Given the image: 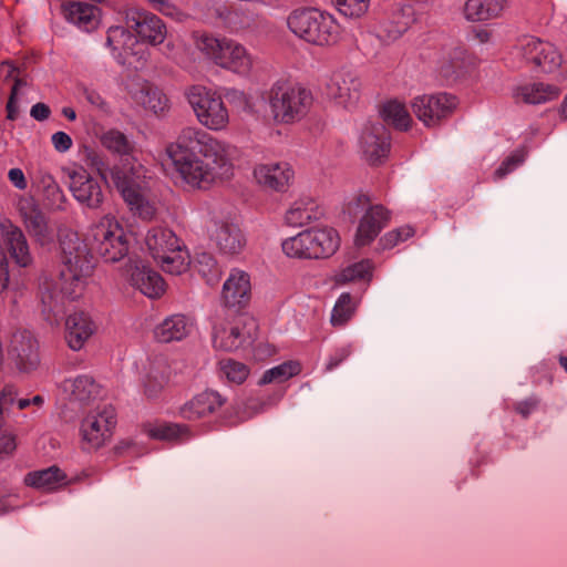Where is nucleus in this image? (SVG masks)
I'll return each instance as SVG.
<instances>
[{
    "mask_svg": "<svg viewBox=\"0 0 567 567\" xmlns=\"http://www.w3.org/2000/svg\"><path fill=\"white\" fill-rule=\"evenodd\" d=\"M166 153L178 176L192 187L205 188L228 177L236 148L198 127H185Z\"/></svg>",
    "mask_w": 567,
    "mask_h": 567,
    "instance_id": "f257e3e1",
    "label": "nucleus"
},
{
    "mask_svg": "<svg viewBox=\"0 0 567 567\" xmlns=\"http://www.w3.org/2000/svg\"><path fill=\"white\" fill-rule=\"evenodd\" d=\"M110 176L131 210L144 219L154 216L155 206L148 197V181L143 165L126 158L110 169Z\"/></svg>",
    "mask_w": 567,
    "mask_h": 567,
    "instance_id": "f03ea898",
    "label": "nucleus"
},
{
    "mask_svg": "<svg viewBox=\"0 0 567 567\" xmlns=\"http://www.w3.org/2000/svg\"><path fill=\"white\" fill-rule=\"evenodd\" d=\"M309 90L288 82H276L268 92V103L277 123L291 124L303 118L312 105Z\"/></svg>",
    "mask_w": 567,
    "mask_h": 567,
    "instance_id": "7ed1b4c3",
    "label": "nucleus"
},
{
    "mask_svg": "<svg viewBox=\"0 0 567 567\" xmlns=\"http://www.w3.org/2000/svg\"><path fill=\"white\" fill-rule=\"evenodd\" d=\"M289 29L300 39L316 45L337 42L339 25L334 18L318 9L296 10L288 17Z\"/></svg>",
    "mask_w": 567,
    "mask_h": 567,
    "instance_id": "20e7f679",
    "label": "nucleus"
},
{
    "mask_svg": "<svg viewBox=\"0 0 567 567\" xmlns=\"http://www.w3.org/2000/svg\"><path fill=\"white\" fill-rule=\"evenodd\" d=\"M145 244L163 271L181 275L188 269L189 254L171 229L165 227L150 229Z\"/></svg>",
    "mask_w": 567,
    "mask_h": 567,
    "instance_id": "39448f33",
    "label": "nucleus"
},
{
    "mask_svg": "<svg viewBox=\"0 0 567 567\" xmlns=\"http://www.w3.org/2000/svg\"><path fill=\"white\" fill-rule=\"evenodd\" d=\"M86 240L92 254H96L106 262L118 261L128 252L127 234L111 215H105L91 226Z\"/></svg>",
    "mask_w": 567,
    "mask_h": 567,
    "instance_id": "423d86ee",
    "label": "nucleus"
},
{
    "mask_svg": "<svg viewBox=\"0 0 567 567\" xmlns=\"http://www.w3.org/2000/svg\"><path fill=\"white\" fill-rule=\"evenodd\" d=\"M60 249L63 265L61 277L80 287L94 267L89 241L85 243L78 233L68 230L60 236Z\"/></svg>",
    "mask_w": 567,
    "mask_h": 567,
    "instance_id": "0eeeda50",
    "label": "nucleus"
},
{
    "mask_svg": "<svg viewBox=\"0 0 567 567\" xmlns=\"http://www.w3.org/2000/svg\"><path fill=\"white\" fill-rule=\"evenodd\" d=\"M197 49L216 64L238 74H247L252 60L247 50L239 43L227 39H218L210 34H202L196 39Z\"/></svg>",
    "mask_w": 567,
    "mask_h": 567,
    "instance_id": "6e6552de",
    "label": "nucleus"
},
{
    "mask_svg": "<svg viewBox=\"0 0 567 567\" xmlns=\"http://www.w3.org/2000/svg\"><path fill=\"white\" fill-rule=\"evenodd\" d=\"M344 212L351 217L364 212L359 220L354 238L358 247L371 244L390 219V213L382 205H370V198L362 194L350 200L346 205Z\"/></svg>",
    "mask_w": 567,
    "mask_h": 567,
    "instance_id": "1a4fd4ad",
    "label": "nucleus"
},
{
    "mask_svg": "<svg viewBox=\"0 0 567 567\" xmlns=\"http://www.w3.org/2000/svg\"><path fill=\"white\" fill-rule=\"evenodd\" d=\"M186 97L199 123L213 131L225 128L229 122L228 111L221 97L202 85H193Z\"/></svg>",
    "mask_w": 567,
    "mask_h": 567,
    "instance_id": "9d476101",
    "label": "nucleus"
},
{
    "mask_svg": "<svg viewBox=\"0 0 567 567\" xmlns=\"http://www.w3.org/2000/svg\"><path fill=\"white\" fill-rule=\"evenodd\" d=\"M116 424L115 410L111 404L99 403L83 417L81 434L85 450L102 447L112 436Z\"/></svg>",
    "mask_w": 567,
    "mask_h": 567,
    "instance_id": "9b49d317",
    "label": "nucleus"
},
{
    "mask_svg": "<svg viewBox=\"0 0 567 567\" xmlns=\"http://www.w3.org/2000/svg\"><path fill=\"white\" fill-rule=\"evenodd\" d=\"M84 284L76 287L72 280H64L60 276V282L44 280L41 285L42 316L50 326H56L64 318L65 297L75 299L80 296Z\"/></svg>",
    "mask_w": 567,
    "mask_h": 567,
    "instance_id": "f8f14e48",
    "label": "nucleus"
},
{
    "mask_svg": "<svg viewBox=\"0 0 567 567\" xmlns=\"http://www.w3.org/2000/svg\"><path fill=\"white\" fill-rule=\"evenodd\" d=\"M513 54L527 65H534L545 73L556 71L561 64V54L555 45L532 35L519 39Z\"/></svg>",
    "mask_w": 567,
    "mask_h": 567,
    "instance_id": "ddd939ff",
    "label": "nucleus"
},
{
    "mask_svg": "<svg viewBox=\"0 0 567 567\" xmlns=\"http://www.w3.org/2000/svg\"><path fill=\"white\" fill-rule=\"evenodd\" d=\"M456 103V97L447 93L424 94L412 100L411 109L426 127H435L453 113Z\"/></svg>",
    "mask_w": 567,
    "mask_h": 567,
    "instance_id": "4468645a",
    "label": "nucleus"
},
{
    "mask_svg": "<svg viewBox=\"0 0 567 567\" xmlns=\"http://www.w3.org/2000/svg\"><path fill=\"white\" fill-rule=\"evenodd\" d=\"M68 177L70 179L69 189L80 205L89 209H99L102 206L105 193L99 178L92 176L83 167L70 169Z\"/></svg>",
    "mask_w": 567,
    "mask_h": 567,
    "instance_id": "2eb2a0df",
    "label": "nucleus"
},
{
    "mask_svg": "<svg viewBox=\"0 0 567 567\" xmlns=\"http://www.w3.org/2000/svg\"><path fill=\"white\" fill-rule=\"evenodd\" d=\"M207 231L219 251L225 255H237L246 245L244 233L229 219L212 218L207 225Z\"/></svg>",
    "mask_w": 567,
    "mask_h": 567,
    "instance_id": "dca6fc26",
    "label": "nucleus"
},
{
    "mask_svg": "<svg viewBox=\"0 0 567 567\" xmlns=\"http://www.w3.org/2000/svg\"><path fill=\"white\" fill-rule=\"evenodd\" d=\"M126 27L135 31L136 35L146 43L158 45L166 38V27L154 13L132 9L126 14Z\"/></svg>",
    "mask_w": 567,
    "mask_h": 567,
    "instance_id": "f3484780",
    "label": "nucleus"
},
{
    "mask_svg": "<svg viewBox=\"0 0 567 567\" xmlns=\"http://www.w3.org/2000/svg\"><path fill=\"white\" fill-rule=\"evenodd\" d=\"M9 354L20 372L30 373L40 364L38 341L28 330H18L12 334Z\"/></svg>",
    "mask_w": 567,
    "mask_h": 567,
    "instance_id": "a211bd4d",
    "label": "nucleus"
},
{
    "mask_svg": "<svg viewBox=\"0 0 567 567\" xmlns=\"http://www.w3.org/2000/svg\"><path fill=\"white\" fill-rule=\"evenodd\" d=\"M361 81L353 70L341 69L332 74L327 84V94L339 105L350 107L360 97Z\"/></svg>",
    "mask_w": 567,
    "mask_h": 567,
    "instance_id": "6ab92c4d",
    "label": "nucleus"
},
{
    "mask_svg": "<svg viewBox=\"0 0 567 567\" xmlns=\"http://www.w3.org/2000/svg\"><path fill=\"white\" fill-rule=\"evenodd\" d=\"M360 148L371 164L379 163L390 151V135L381 121L368 122L361 132Z\"/></svg>",
    "mask_w": 567,
    "mask_h": 567,
    "instance_id": "aec40b11",
    "label": "nucleus"
},
{
    "mask_svg": "<svg viewBox=\"0 0 567 567\" xmlns=\"http://www.w3.org/2000/svg\"><path fill=\"white\" fill-rule=\"evenodd\" d=\"M3 238L4 254L20 268L31 266L33 257L27 237L22 229L13 225L10 220L0 224Z\"/></svg>",
    "mask_w": 567,
    "mask_h": 567,
    "instance_id": "412c9836",
    "label": "nucleus"
},
{
    "mask_svg": "<svg viewBox=\"0 0 567 567\" xmlns=\"http://www.w3.org/2000/svg\"><path fill=\"white\" fill-rule=\"evenodd\" d=\"M97 326L85 311H75L65 319V340L73 351L81 350L95 333Z\"/></svg>",
    "mask_w": 567,
    "mask_h": 567,
    "instance_id": "4be33fe9",
    "label": "nucleus"
},
{
    "mask_svg": "<svg viewBox=\"0 0 567 567\" xmlns=\"http://www.w3.org/2000/svg\"><path fill=\"white\" fill-rule=\"evenodd\" d=\"M128 28L111 27L107 32L106 44L112 49L113 56L121 64H131L130 56L140 54V43Z\"/></svg>",
    "mask_w": 567,
    "mask_h": 567,
    "instance_id": "5701e85b",
    "label": "nucleus"
},
{
    "mask_svg": "<svg viewBox=\"0 0 567 567\" xmlns=\"http://www.w3.org/2000/svg\"><path fill=\"white\" fill-rule=\"evenodd\" d=\"M226 402L216 391H204L190 401L186 402L179 410L183 419L195 421L215 414Z\"/></svg>",
    "mask_w": 567,
    "mask_h": 567,
    "instance_id": "b1692460",
    "label": "nucleus"
},
{
    "mask_svg": "<svg viewBox=\"0 0 567 567\" xmlns=\"http://www.w3.org/2000/svg\"><path fill=\"white\" fill-rule=\"evenodd\" d=\"M130 282L148 298H158L165 291V282L161 275L141 261L131 265Z\"/></svg>",
    "mask_w": 567,
    "mask_h": 567,
    "instance_id": "393cba45",
    "label": "nucleus"
},
{
    "mask_svg": "<svg viewBox=\"0 0 567 567\" xmlns=\"http://www.w3.org/2000/svg\"><path fill=\"white\" fill-rule=\"evenodd\" d=\"M19 212L30 236L40 245H45L51 240L47 217L33 199L22 202Z\"/></svg>",
    "mask_w": 567,
    "mask_h": 567,
    "instance_id": "a878e982",
    "label": "nucleus"
},
{
    "mask_svg": "<svg viewBox=\"0 0 567 567\" xmlns=\"http://www.w3.org/2000/svg\"><path fill=\"white\" fill-rule=\"evenodd\" d=\"M254 176L264 187L284 192L293 176L288 163L259 164L254 169Z\"/></svg>",
    "mask_w": 567,
    "mask_h": 567,
    "instance_id": "bb28decb",
    "label": "nucleus"
},
{
    "mask_svg": "<svg viewBox=\"0 0 567 567\" xmlns=\"http://www.w3.org/2000/svg\"><path fill=\"white\" fill-rule=\"evenodd\" d=\"M249 275L239 269H233L223 286V299L227 307H243L250 298Z\"/></svg>",
    "mask_w": 567,
    "mask_h": 567,
    "instance_id": "cd10ccee",
    "label": "nucleus"
},
{
    "mask_svg": "<svg viewBox=\"0 0 567 567\" xmlns=\"http://www.w3.org/2000/svg\"><path fill=\"white\" fill-rule=\"evenodd\" d=\"M309 258H324L331 256L339 247V236L333 228H317L306 230Z\"/></svg>",
    "mask_w": 567,
    "mask_h": 567,
    "instance_id": "c85d7f7f",
    "label": "nucleus"
},
{
    "mask_svg": "<svg viewBox=\"0 0 567 567\" xmlns=\"http://www.w3.org/2000/svg\"><path fill=\"white\" fill-rule=\"evenodd\" d=\"M240 322L235 324H216L213 328L212 342L217 350L234 351L244 346L251 338L250 330L244 331L239 327Z\"/></svg>",
    "mask_w": 567,
    "mask_h": 567,
    "instance_id": "c756f323",
    "label": "nucleus"
},
{
    "mask_svg": "<svg viewBox=\"0 0 567 567\" xmlns=\"http://www.w3.org/2000/svg\"><path fill=\"white\" fill-rule=\"evenodd\" d=\"M38 188L41 200L48 210L64 212L68 198L55 178L48 172H40L38 176Z\"/></svg>",
    "mask_w": 567,
    "mask_h": 567,
    "instance_id": "7c9ffc66",
    "label": "nucleus"
},
{
    "mask_svg": "<svg viewBox=\"0 0 567 567\" xmlns=\"http://www.w3.org/2000/svg\"><path fill=\"white\" fill-rule=\"evenodd\" d=\"M65 19L84 31H91L99 24V9L90 3L69 1L63 3Z\"/></svg>",
    "mask_w": 567,
    "mask_h": 567,
    "instance_id": "2f4dec72",
    "label": "nucleus"
},
{
    "mask_svg": "<svg viewBox=\"0 0 567 567\" xmlns=\"http://www.w3.org/2000/svg\"><path fill=\"white\" fill-rule=\"evenodd\" d=\"M132 96L136 103L156 115L165 113L169 107L166 95L147 81L137 83L134 91H132Z\"/></svg>",
    "mask_w": 567,
    "mask_h": 567,
    "instance_id": "473e14b6",
    "label": "nucleus"
},
{
    "mask_svg": "<svg viewBox=\"0 0 567 567\" xmlns=\"http://www.w3.org/2000/svg\"><path fill=\"white\" fill-rule=\"evenodd\" d=\"M192 319L184 315H174L166 318L155 328V337L161 342L179 341L186 338L193 330Z\"/></svg>",
    "mask_w": 567,
    "mask_h": 567,
    "instance_id": "72a5a7b5",
    "label": "nucleus"
},
{
    "mask_svg": "<svg viewBox=\"0 0 567 567\" xmlns=\"http://www.w3.org/2000/svg\"><path fill=\"white\" fill-rule=\"evenodd\" d=\"M62 389L64 392L70 393L73 400L80 403L94 401L101 394L100 385L92 377L85 374L64 380Z\"/></svg>",
    "mask_w": 567,
    "mask_h": 567,
    "instance_id": "f704fd0d",
    "label": "nucleus"
},
{
    "mask_svg": "<svg viewBox=\"0 0 567 567\" xmlns=\"http://www.w3.org/2000/svg\"><path fill=\"white\" fill-rule=\"evenodd\" d=\"M560 94L558 86L535 82L517 87L514 96L516 101H523L528 104H542L557 99Z\"/></svg>",
    "mask_w": 567,
    "mask_h": 567,
    "instance_id": "c9c22d12",
    "label": "nucleus"
},
{
    "mask_svg": "<svg viewBox=\"0 0 567 567\" xmlns=\"http://www.w3.org/2000/svg\"><path fill=\"white\" fill-rule=\"evenodd\" d=\"M321 216V212L315 200L302 196L295 200L286 213V221L293 227H301Z\"/></svg>",
    "mask_w": 567,
    "mask_h": 567,
    "instance_id": "e433bc0d",
    "label": "nucleus"
},
{
    "mask_svg": "<svg viewBox=\"0 0 567 567\" xmlns=\"http://www.w3.org/2000/svg\"><path fill=\"white\" fill-rule=\"evenodd\" d=\"M507 6V0H467L464 7L466 19L486 21L498 18Z\"/></svg>",
    "mask_w": 567,
    "mask_h": 567,
    "instance_id": "4c0bfd02",
    "label": "nucleus"
},
{
    "mask_svg": "<svg viewBox=\"0 0 567 567\" xmlns=\"http://www.w3.org/2000/svg\"><path fill=\"white\" fill-rule=\"evenodd\" d=\"M65 474L58 466L30 472L24 476V483L44 492H52L65 484Z\"/></svg>",
    "mask_w": 567,
    "mask_h": 567,
    "instance_id": "58836bf2",
    "label": "nucleus"
},
{
    "mask_svg": "<svg viewBox=\"0 0 567 567\" xmlns=\"http://www.w3.org/2000/svg\"><path fill=\"white\" fill-rule=\"evenodd\" d=\"M144 374L142 382L144 385V392L148 398H154L163 389L166 382L165 367L162 359L146 360L143 363Z\"/></svg>",
    "mask_w": 567,
    "mask_h": 567,
    "instance_id": "ea45409f",
    "label": "nucleus"
},
{
    "mask_svg": "<svg viewBox=\"0 0 567 567\" xmlns=\"http://www.w3.org/2000/svg\"><path fill=\"white\" fill-rule=\"evenodd\" d=\"M383 121L396 130L406 131L412 124V117L404 104L393 100L386 102L381 110Z\"/></svg>",
    "mask_w": 567,
    "mask_h": 567,
    "instance_id": "a19ab883",
    "label": "nucleus"
},
{
    "mask_svg": "<svg viewBox=\"0 0 567 567\" xmlns=\"http://www.w3.org/2000/svg\"><path fill=\"white\" fill-rule=\"evenodd\" d=\"M194 267L209 286L216 285L220 279V269L215 257L207 251L196 252Z\"/></svg>",
    "mask_w": 567,
    "mask_h": 567,
    "instance_id": "79ce46f5",
    "label": "nucleus"
},
{
    "mask_svg": "<svg viewBox=\"0 0 567 567\" xmlns=\"http://www.w3.org/2000/svg\"><path fill=\"white\" fill-rule=\"evenodd\" d=\"M373 265L371 260L363 259L343 268L337 276L338 284H347L355 280L370 279L372 276Z\"/></svg>",
    "mask_w": 567,
    "mask_h": 567,
    "instance_id": "37998d69",
    "label": "nucleus"
},
{
    "mask_svg": "<svg viewBox=\"0 0 567 567\" xmlns=\"http://www.w3.org/2000/svg\"><path fill=\"white\" fill-rule=\"evenodd\" d=\"M100 142L106 150L120 155H128L133 150L132 143L117 130H109L102 133Z\"/></svg>",
    "mask_w": 567,
    "mask_h": 567,
    "instance_id": "c03bdc74",
    "label": "nucleus"
},
{
    "mask_svg": "<svg viewBox=\"0 0 567 567\" xmlns=\"http://www.w3.org/2000/svg\"><path fill=\"white\" fill-rule=\"evenodd\" d=\"M300 372V365L297 362L289 361L284 362L282 364H279L277 367H274L269 370H267L260 381L259 384H268L272 382L281 383L289 378L298 374Z\"/></svg>",
    "mask_w": 567,
    "mask_h": 567,
    "instance_id": "a18cd8bd",
    "label": "nucleus"
},
{
    "mask_svg": "<svg viewBox=\"0 0 567 567\" xmlns=\"http://www.w3.org/2000/svg\"><path fill=\"white\" fill-rule=\"evenodd\" d=\"M221 374L231 383L241 384L249 374L246 364L233 359H224L219 362Z\"/></svg>",
    "mask_w": 567,
    "mask_h": 567,
    "instance_id": "49530a36",
    "label": "nucleus"
},
{
    "mask_svg": "<svg viewBox=\"0 0 567 567\" xmlns=\"http://www.w3.org/2000/svg\"><path fill=\"white\" fill-rule=\"evenodd\" d=\"M353 312V300L350 293H342L337 300L332 313L331 323L333 326L344 324Z\"/></svg>",
    "mask_w": 567,
    "mask_h": 567,
    "instance_id": "de8ad7c7",
    "label": "nucleus"
},
{
    "mask_svg": "<svg viewBox=\"0 0 567 567\" xmlns=\"http://www.w3.org/2000/svg\"><path fill=\"white\" fill-rule=\"evenodd\" d=\"M151 435L159 440L184 441L188 439V427L181 424H163L154 427Z\"/></svg>",
    "mask_w": 567,
    "mask_h": 567,
    "instance_id": "09e8293b",
    "label": "nucleus"
},
{
    "mask_svg": "<svg viewBox=\"0 0 567 567\" xmlns=\"http://www.w3.org/2000/svg\"><path fill=\"white\" fill-rule=\"evenodd\" d=\"M306 231L290 237L282 243V250L289 257L309 258L308 244H306Z\"/></svg>",
    "mask_w": 567,
    "mask_h": 567,
    "instance_id": "8fccbe9b",
    "label": "nucleus"
},
{
    "mask_svg": "<svg viewBox=\"0 0 567 567\" xmlns=\"http://www.w3.org/2000/svg\"><path fill=\"white\" fill-rule=\"evenodd\" d=\"M338 11L349 18H359L369 8L370 0H332Z\"/></svg>",
    "mask_w": 567,
    "mask_h": 567,
    "instance_id": "3c124183",
    "label": "nucleus"
},
{
    "mask_svg": "<svg viewBox=\"0 0 567 567\" xmlns=\"http://www.w3.org/2000/svg\"><path fill=\"white\" fill-rule=\"evenodd\" d=\"M465 58V49L462 47H455L447 56H444L442 62L441 72L444 76H450L462 69L463 61Z\"/></svg>",
    "mask_w": 567,
    "mask_h": 567,
    "instance_id": "603ef678",
    "label": "nucleus"
},
{
    "mask_svg": "<svg viewBox=\"0 0 567 567\" xmlns=\"http://www.w3.org/2000/svg\"><path fill=\"white\" fill-rule=\"evenodd\" d=\"M414 234L413 229L409 226L400 227L398 229L386 233L381 239L380 245L383 249H391L398 244L409 239Z\"/></svg>",
    "mask_w": 567,
    "mask_h": 567,
    "instance_id": "864d4df0",
    "label": "nucleus"
},
{
    "mask_svg": "<svg viewBox=\"0 0 567 567\" xmlns=\"http://www.w3.org/2000/svg\"><path fill=\"white\" fill-rule=\"evenodd\" d=\"M84 162L86 166L97 172L102 179L107 178V164L104 157L94 150H86L84 154Z\"/></svg>",
    "mask_w": 567,
    "mask_h": 567,
    "instance_id": "5fc2aeb1",
    "label": "nucleus"
},
{
    "mask_svg": "<svg viewBox=\"0 0 567 567\" xmlns=\"http://www.w3.org/2000/svg\"><path fill=\"white\" fill-rule=\"evenodd\" d=\"M524 159L525 154L523 152H515L514 154L508 156L495 171V179L504 178L507 174L517 168L524 162Z\"/></svg>",
    "mask_w": 567,
    "mask_h": 567,
    "instance_id": "6e6d98bb",
    "label": "nucleus"
},
{
    "mask_svg": "<svg viewBox=\"0 0 567 567\" xmlns=\"http://www.w3.org/2000/svg\"><path fill=\"white\" fill-rule=\"evenodd\" d=\"M83 96L85 101L92 106L96 107L100 111L109 112V104L105 102L102 95L95 90L84 87Z\"/></svg>",
    "mask_w": 567,
    "mask_h": 567,
    "instance_id": "4d7b16f0",
    "label": "nucleus"
},
{
    "mask_svg": "<svg viewBox=\"0 0 567 567\" xmlns=\"http://www.w3.org/2000/svg\"><path fill=\"white\" fill-rule=\"evenodd\" d=\"M51 142H52L54 150L59 153L68 152L73 145V142H72V138L70 137V135L64 132H61V131L55 132L51 136Z\"/></svg>",
    "mask_w": 567,
    "mask_h": 567,
    "instance_id": "13d9d810",
    "label": "nucleus"
},
{
    "mask_svg": "<svg viewBox=\"0 0 567 567\" xmlns=\"http://www.w3.org/2000/svg\"><path fill=\"white\" fill-rule=\"evenodd\" d=\"M351 354L350 347H342L334 351V353L330 357L327 365L326 371H332L336 369L340 363H342L349 355Z\"/></svg>",
    "mask_w": 567,
    "mask_h": 567,
    "instance_id": "bf43d9fd",
    "label": "nucleus"
},
{
    "mask_svg": "<svg viewBox=\"0 0 567 567\" xmlns=\"http://www.w3.org/2000/svg\"><path fill=\"white\" fill-rule=\"evenodd\" d=\"M10 282L9 260L3 251H0V293L3 292Z\"/></svg>",
    "mask_w": 567,
    "mask_h": 567,
    "instance_id": "052dcab7",
    "label": "nucleus"
},
{
    "mask_svg": "<svg viewBox=\"0 0 567 567\" xmlns=\"http://www.w3.org/2000/svg\"><path fill=\"white\" fill-rule=\"evenodd\" d=\"M8 178L20 190H24L28 186L24 173L20 168H11L8 172Z\"/></svg>",
    "mask_w": 567,
    "mask_h": 567,
    "instance_id": "680f3d73",
    "label": "nucleus"
},
{
    "mask_svg": "<svg viewBox=\"0 0 567 567\" xmlns=\"http://www.w3.org/2000/svg\"><path fill=\"white\" fill-rule=\"evenodd\" d=\"M16 449V441L11 434L0 433V456L9 455Z\"/></svg>",
    "mask_w": 567,
    "mask_h": 567,
    "instance_id": "e2e57ef3",
    "label": "nucleus"
},
{
    "mask_svg": "<svg viewBox=\"0 0 567 567\" xmlns=\"http://www.w3.org/2000/svg\"><path fill=\"white\" fill-rule=\"evenodd\" d=\"M17 73H20V70L12 64L10 61H3L0 64V78L4 81H10L16 78Z\"/></svg>",
    "mask_w": 567,
    "mask_h": 567,
    "instance_id": "0e129e2a",
    "label": "nucleus"
},
{
    "mask_svg": "<svg viewBox=\"0 0 567 567\" xmlns=\"http://www.w3.org/2000/svg\"><path fill=\"white\" fill-rule=\"evenodd\" d=\"M50 107L44 103H37L31 107L30 115L37 121H45L50 116Z\"/></svg>",
    "mask_w": 567,
    "mask_h": 567,
    "instance_id": "69168bd1",
    "label": "nucleus"
},
{
    "mask_svg": "<svg viewBox=\"0 0 567 567\" xmlns=\"http://www.w3.org/2000/svg\"><path fill=\"white\" fill-rule=\"evenodd\" d=\"M537 400L536 399H527L523 402H519L517 405H516V411L522 414L524 417H527L532 411L536 408L537 405Z\"/></svg>",
    "mask_w": 567,
    "mask_h": 567,
    "instance_id": "338daca9",
    "label": "nucleus"
},
{
    "mask_svg": "<svg viewBox=\"0 0 567 567\" xmlns=\"http://www.w3.org/2000/svg\"><path fill=\"white\" fill-rule=\"evenodd\" d=\"M17 96L14 92H11L7 103V117L11 121H14L19 114Z\"/></svg>",
    "mask_w": 567,
    "mask_h": 567,
    "instance_id": "774afa93",
    "label": "nucleus"
}]
</instances>
